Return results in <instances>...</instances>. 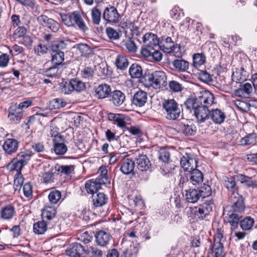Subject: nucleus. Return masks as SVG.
<instances>
[{
	"label": "nucleus",
	"instance_id": "7c9ffc66",
	"mask_svg": "<svg viewBox=\"0 0 257 257\" xmlns=\"http://www.w3.org/2000/svg\"><path fill=\"white\" fill-rule=\"evenodd\" d=\"M135 162L129 159L124 160L120 167V171L124 174H130L133 172L135 168Z\"/></svg>",
	"mask_w": 257,
	"mask_h": 257
},
{
	"label": "nucleus",
	"instance_id": "c756f323",
	"mask_svg": "<svg viewBox=\"0 0 257 257\" xmlns=\"http://www.w3.org/2000/svg\"><path fill=\"white\" fill-rule=\"evenodd\" d=\"M190 173V179L193 185H198L203 180V173L196 168H194L189 172Z\"/></svg>",
	"mask_w": 257,
	"mask_h": 257
},
{
	"label": "nucleus",
	"instance_id": "7ed1b4c3",
	"mask_svg": "<svg viewBox=\"0 0 257 257\" xmlns=\"http://www.w3.org/2000/svg\"><path fill=\"white\" fill-rule=\"evenodd\" d=\"M163 106L165 110L166 117L168 119L175 120L180 116L181 110L174 99L165 100L163 103Z\"/></svg>",
	"mask_w": 257,
	"mask_h": 257
},
{
	"label": "nucleus",
	"instance_id": "ddd939ff",
	"mask_svg": "<svg viewBox=\"0 0 257 257\" xmlns=\"http://www.w3.org/2000/svg\"><path fill=\"white\" fill-rule=\"evenodd\" d=\"M145 46L142 49H150L154 47H159V40L156 35L152 33H146L143 38Z\"/></svg>",
	"mask_w": 257,
	"mask_h": 257
},
{
	"label": "nucleus",
	"instance_id": "5701e85b",
	"mask_svg": "<svg viewBox=\"0 0 257 257\" xmlns=\"http://www.w3.org/2000/svg\"><path fill=\"white\" fill-rule=\"evenodd\" d=\"M209 118L215 124H220L224 121L225 115L220 109L216 108L210 111Z\"/></svg>",
	"mask_w": 257,
	"mask_h": 257
},
{
	"label": "nucleus",
	"instance_id": "c03bdc74",
	"mask_svg": "<svg viewBox=\"0 0 257 257\" xmlns=\"http://www.w3.org/2000/svg\"><path fill=\"white\" fill-rule=\"evenodd\" d=\"M61 198V192L56 190L51 191L48 195L49 200L52 204H57L60 201Z\"/></svg>",
	"mask_w": 257,
	"mask_h": 257
},
{
	"label": "nucleus",
	"instance_id": "338daca9",
	"mask_svg": "<svg viewBox=\"0 0 257 257\" xmlns=\"http://www.w3.org/2000/svg\"><path fill=\"white\" fill-rule=\"evenodd\" d=\"M125 46L127 50L130 52H135L137 47L135 42L131 39H128L125 42Z\"/></svg>",
	"mask_w": 257,
	"mask_h": 257
},
{
	"label": "nucleus",
	"instance_id": "72a5a7b5",
	"mask_svg": "<svg viewBox=\"0 0 257 257\" xmlns=\"http://www.w3.org/2000/svg\"><path fill=\"white\" fill-rule=\"evenodd\" d=\"M186 199L188 202L194 203L200 198L199 192L197 189H189L186 191Z\"/></svg>",
	"mask_w": 257,
	"mask_h": 257
},
{
	"label": "nucleus",
	"instance_id": "de8ad7c7",
	"mask_svg": "<svg viewBox=\"0 0 257 257\" xmlns=\"http://www.w3.org/2000/svg\"><path fill=\"white\" fill-rule=\"evenodd\" d=\"M193 64L195 67L200 66L206 62V57L203 53H196L193 55Z\"/></svg>",
	"mask_w": 257,
	"mask_h": 257
},
{
	"label": "nucleus",
	"instance_id": "f8f14e48",
	"mask_svg": "<svg viewBox=\"0 0 257 257\" xmlns=\"http://www.w3.org/2000/svg\"><path fill=\"white\" fill-rule=\"evenodd\" d=\"M213 202L211 200L206 201L195 210V215L200 219H204L212 211Z\"/></svg>",
	"mask_w": 257,
	"mask_h": 257
},
{
	"label": "nucleus",
	"instance_id": "412c9836",
	"mask_svg": "<svg viewBox=\"0 0 257 257\" xmlns=\"http://www.w3.org/2000/svg\"><path fill=\"white\" fill-rule=\"evenodd\" d=\"M110 87L106 84L99 85L95 90L96 96L99 99H103L108 97L110 94Z\"/></svg>",
	"mask_w": 257,
	"mask_h": 257
},
{
	"label": "nucleus",
	"instance_id": "2f4dec72",
	"mask_svg": "<svg viewBox=\"0 0 257 257\" xmlns=\"http://www.w3.org/2000/svg\"><path fill=\"white\" fill-rule=\"evenodd\" d=\"M237 181H239L241 183L251 187L256 186V181L252 177H250L242 174L236 175Z\"/></svg>",
	"mask_w": 257,
	"mask_h": 257
},
{
	"label": "nucleus",
	"instance_id": "dca6fc26",
	"mask_svg": "<svg viewBox=\"0 0 257 257\" xmlns=\"http://www.w3.org/2000/svg\"><path fill=\"white\" fill-rule=\"evenodd\" d=\"M223 215L225 219L230 223L232 229H234L237 227L240 219L238 214L234 212L229 213L226 208L224 210Z\"/></svg>",
	"mask_w": 257,
	"mask_h": 257
},
{
	"label": "nucleus",
	"instance_id": "a878e982",
	"mask_svg": "<svg viewBox=\"0 0 257 257\" xmlns=\"http://www.w3.org/2000/svg\"><path fill=\"white\" fill-rule=\"evenodd\" d=\"M102 251L96 246H85L84 257H102Z\"/></svg>",
	"mask_w": 257,
	"mask_h": 257
},
{
	"label": "nucleus",
	"instance_id": "4d7b16f0",
	"mask_svg": "<svg viewBox=\"0 0 257 257\" xmlns=\"http://www.w3.org/2000/svg\"><path fill=\"white\" fill-rule=\"evenodd\" d=\"M60 72L57 66L55 65L50 67L45 71V75L49 77H57L60 75Z\"/></svg>",
	"mask_w": 257,
	"mask_h": 257
},
{
	"label": "nucleus",
	"instance_id": "58836bf2",
	"mask_svg": "<svg viewBox=\"0 0 257 257\" xmlns=\"http://www.w3.org/2000/svg\"><path fill=\"white\" fill-rule=\"evenodd\" d=\"M47 229L46 223L44 221H38L33 225L34 232L37 234L44 233Z\"/></svg>",
	"mask_w": 257,
	"mask_h": 257
},
{
	"label": "nucleus",
	"instance_id": "680f3d73",
	"mask_svg": "<svg viewBox=\"0 0 257 257\" xmlns=\"http://www.w3.org/2000/svg\"><path fill=\"white\" fill-rule=\"evenodd\" d=\"M170 157V153L166 149H161L159 152V159L164 163L168 162Z\"/></svg>",
	"mask_w": 257,
	"mask_h": 257
},
{
	"label": "nucleus",
	"instance_id": "1a4fd4ad",
	"mask_svg": "<svg viewBox=\"0 0 257 257\" xmlns=\"http://www.w3.org/2000/svg\"><path fill=\"white\" fill-rule=\"evenodd\" d=\"M119 15L116 8L113 6L105 8L103 13V18L107 22L111 24L117 23Z\"/></svg>",
	"mask_w": 257,
	"mask_h": 257
},
{
	"label": "nucleus",
	"instance_id": "bf43d9fd",
	"mask_svg": "<svg viewBox=\"0 0 257 257\" xmlns=\"http://www.w3.org/2000/svg\"><path fill=\"white\" fill-rule=\"evenodd\" d=\"M198 78L199 80L205 83L212 81V76L206 71H200L198 72Z\"/></svg>",
	"mask_w": 257,
	"mask_h": 257
},
{
	"label": "nucleus",
	"instance_id": "f704fd0d",
	"mask_svg": "<svg viewBox=\"0 0 257 257\" xmlns=\"http://www.w3.org/2000/svg\"><path fill=\"white\" fill-rule=\"evenodd\" d=\"M172 65L178 71L184 72L189 68V63L183 59H176L173 61Z\"/></svg>",
	"mask_w": 257,
	"mask_h": 257
},
{
	"label": "nucleus",
	"instance_id": "423d86ee",
	"mask_svg": "<svg viewBox=\"0 0 257 257\" xmlns=\"http://www.w3.org/2000/svg\"><path fill=\"white\" fill-rule=\"evenodd\" d=\"M222 239L223 234L221 230L217 229L212 247L215 257H224L225 256V253L223 249V244L221 242Z\"/></svg>",
	"mask_w": 257,
	"mask_h": 257
},
{
	"label": "nucleus",
	"instance_id": "49530a36",
	"mask_svg": "<svg viewBox=\"0 0 257 257\" xmlns=\"http://www.w3.org/2000/svg\"><path fill=\"white\" fill-rule=\"evenodd\" d=\"M32 155V152L30 151L21 152L18 154L17 159V160L25 165L30 160Z\"/></svg>",
	"mask_w": 257,
	"mask_h": 257
},
{
	"label": "nucleus",
	"instance_id": "37998d69",
	"mask_svg": "<svg viewBox=\"0 0 257 257\" xmlns=\"http://www.w3.org/2000/svg\"><path fill=\"white\" fill-rule=\"evenodd\" d=\"M180 131L186 136L193 135L196 132V127L192 124H181Z\"/></svg>",
	"mask_w": 257,
	"mask_h": 257
},
{
	"label": "nucleus",
	"instance_id": "4468645a",
	"mask_svg": "<svg viewBox=\"0 0 257 257\" xmlns=\"http://www.w3.org/2000/svg\"><path fill=\"white\" fill-rule=\"evenodd\" d=\"M73 48L76 49L78 51L81 56L83 57H91L94 54L93 49L85 43L75 44Z\"/></svg>",
	"mask_w": 257,
	"mask_h": 257
},
{
	"label": "nucleus",
	"instance_id": "bb28decb",
	"mask_svg": "<svg viewBox=\"0 0 257 257\" xmlns=\"http://www.w3.org/2000/svg\"><path fill=\"white\" fill-rule=\"evenodd\" d=\"M108 118L110 121H113L114 123L121 128L125 127L124 116L121 114L109 113L108 114Z\"/></svg>",
	"mask_w": 257,
	"mask_h": 257
},
{
	"label": "nucleus",
	"instance_id": "13d9d810",
	"mask_svg": "<svg viewBox=\"0 0 257 257\" xmlns=\"http://www.w3.org/2000/svg\"><path fill=\"white\" fill-rule=\"evenodd\" d=\"M66 103L60 98L54 99L50 102V106L51 109H59L64 107Z\"/></svg>",
	"mask_w": 257,
	"mask_h": 257
},
{
	"label": "nucleus",
	"instance_id": "2eb2a0df",
	"mask_svg": "<svg viewBox=\"0 0 257 257\" xmlns=\"http://www.w3.org/2000/svg\"><path fill=\"white\" fill-rule=\"evenodd\" d=\"M19 142L15 139H7L3 145V149L8 155H12L17 152L18 149Z\"/></svg>",
	"mask_w": 257,
	"mask_h": 257
},
{
	"label": "nucleus",
	"instance_id": "ea45409f",
	"mask_svg": "<svg viewBox=\"0 0 257 257\" xmlns=\"http://www.w3.org/2000/svg\"><path fill=\"white\" fill-rule=\"evenodd\" d=\"M105 33L111 41H116L119 39L121 36L120 31H117L115 29L111 27H107L106 28Z\"/></svg>",
	"mask_w": 257,
	"mask_h": 257
},
{
	"label": "nucleus",
	"instance_id": "0eeeda50",
	"mask_svg": "<svg viewBox=\"0 0 257 257\" xmlns=\"http://www.w3.org/2000/svg\"><path fill=\"white\" fill-rule=\"evenodd\" d=\"M236 180H237L236 176L230 177L227 176L223 177V185L229 191L231 192L230 198L232 199L234 195L238 197V188L236 184Z\"/></svg>",
	"mask_w": 257,
	"mask_h": 257
},
{
	"label": "nucleus",
	"instance_id": "20e7f679",
	"mask_svg": "<svg viewBox=\"0 0 257 257\" xmlns=\"http://www.w3.org/2000/svg\"><path fill=\"white\" fill-rule=\"evenodd\" d=\"M147 77L149 84L154 88L159 89L166 85L167 78L163 71H155L148 75Z\"/></svg>",
	"mask_w": 257,
	"mask_h": 257
},
{
	"label": "nucleus",
	"instance_id": "473e14b6",
	"mask_svg": "<svg viewBox=\"0 0 257 257\" xmlns=\"http://www.w3.org/2000/svg\"><path fill=\"white\" fill-rule=\"evenodd\" d=\"M129 74L133 78H140L143 75L141 66L136 63L132 64L129 69Z\"/></svg>",
	"mask_w": 257,
	"mask_h": 257
},
{
	"label": "nucleus",
	"instance_id": "f257e3e1",
	"mask_svg": "<svg viewBox=\"0 0 257 257\" xmlns=\"http://www.w3.org/2000/svg\"><path fill=\"white\" fill-rule=\"evenodd\" d=\"M214 95L208 90H202L194 97L187 99L184 105L187 109L199 106L210 107L214 103Z\"/></svg>",
	"mask_w": 257,
	"mask_h": 257
},
{
	"label": "nucleus",
	"instance_id": "a211bd4d",
	"mask_svg": "<svg viewBox=\"0 0 257 257\" xmlns=\"http://www.w3.org/2000/svg\"><path fill=\"white\" fill-rule=\"evenodd\" d=\"M138 169L141 171H146L151 166L150 161L145 155H139L136 160Z\"/></svg>",
	"mask_w": 257,
	"mask_h": 257
},
{
	"label": "nucleus",
	"instance_id": "6e6d98bb",
	"mask_svg": "<svg viewBox=\"0 0 257 257\" xmlns=\"http://www.w3.org/2000/svg\"><path fill=\"white\" fill-rule=\"evenodd\" d=\"M24 181V178L21 173H18L15 176L14 181V188L15 191H19L22 187Z\"/></svg>",
	"mask_w": 257,
	"mask_h": 257
},
{
	"label": "nucleus",
	"instance_id": "c9c22d12",
	"mask_svg": "<svg viewBox=\"0 0 257 257\" xmlns=\"http://www.w3.org/2000/svg\"><path fill=\"white\" fill-rule=\"evenodd\" d=\"M56 208L53 206H46L43 209L42 216L43 219L51 220L55 216Z\"/></svg>",
	"mask_w": 257,
	"mask_h": 257
},
{
	"label": "nucleus",
	"instance_id": "9b49d317",
	"mask_svg": "<svg viewBox=\"0 0 257 257\" xmlns=\"http://www.w3.org/2000/svg\"><path fill=\"white\" fill-rule=\"evenodd\" d=\"M85 246L74 242L71 244L66 250L67 255L71 257H84Z\"/></svg>",
	"mask_w": 257,
	"mask_h": 257
},
{
	"label": "nucleus",
	"instance_id": "f03ea898",
	"mask_svg": "<svg viewBox=\"0 0 257 257\" xmlns=\"http://www.w3.org/2000/svg\"><path fill=\"white\" fill-rule=\"evenodd\" d=\"M60 15L63 23L66 26L77 27L83 32L88 30L79 12L74 11L68 14H60Z\"/></svg>",
	"mask_w": 257,
	"mask_h": 257
},
{
	"label": "nucleus",
	"instance_id": "69168bd1",
	"mask_svg": "<svg viewBox=\"0 0 257 257\" xmlns=\"http://www.w3.org/2000/svg\"><path fill=\"white\" fill-rule=\"evenodd\" d=\"M47 135L48 137L54 138L53 140H55L57 138H62V137L59 135L58 128L53 125L50 126Z\"/></svg>",
	"mask_w": 257,
	"mask_h": 257
},
{
	"label": "nucleus",
	"instance_id": "864d4df0",
	"mask_svg": "<svg viewBox=\"0 0 257 257\" xmlns=\"http://www.w3.org/2000/svg\"><path fill=\"white\" fill-rule=\"evenodd\" d=\"M199 195L202 198L209 196L212 193V190L210 186L203 184L198 190Z\"/></svg>",
	"mask_w": 257,
	"mask_h": 257
},
{
	"label": "nucleus",
	"instance_id": "603ef678",
	"mask_svg": "<svg viewBox=\"0 0 257 257\" xmlns=\"http://www.w3.org/2000/svg\"><path fill=\"white\" fill-rule=\"evenodd\" d=\"M252 91V86L249 83H245L241 86V87L238 89L235 90V94L236 95H240V93L242 94L245 93L247 94H250Z\"/></svg>",
	"mask_w": 257,
	"mask_h": 257
},
{
	"label": "nucleus",
	"instance_id": "f3484780",
	"mask_svg": "<svg viewBox=\"0 0 257 257\" xmlns=\"http://www.w3.org/2000/svg\"><path fill=\"white\" fill-rule=\"evenodd\" d=\"M147 98V93L144 91L140 90L134 94L132 103L137 107H142L146 103Z\"/></svg>",
	"mask_w": 257,
	"mask_h": 257
},
{
	"label": "nucleus",
	"instance_id": "4be33fe9",
	"mask_svg": "<svg viewBox=\"0 0 257 257\" xmlns=\"http://www.w3.org/2000/svg\"><path fill=\"white\" fill-rule=\"evenodd\" d=\"M156 48L157 47H154L150 49H142L141 54L146 57L152 56L156 61H160L162 59V54Z\"/></svg>",
	"mask_w": 257,
	"mask_h": 257
},
{
	"label": "nucleus",
	"instance_id": "c85d7f7f",
	"mask_svg": "<svg viewBox=\"0 0 257 257\" xmlns=\"http://www.w3.org/2000/svg\"><path fill=\"white\" fill-rule=\"evenodd\" d=\"M231 200L233 202L232 205V209L233 212H242L244 210L245 206L242 197L238 194V197L235 195L233 196Z\"/></svg>",
	"mask_w": 257,
	"mask_h": 257
},
{
	"label": "nucleus",
	"instance_id": "b1692460",
	"mask_svg": "<svg viewBox=\"0 0 257 257\" xmlns=\"http://www.w3.org/2000/svg\"><path fill=\"white\" fill-rule=\"evenodd\" d=\"M54 144V151L57 155H64L67 151V146L63 143V138H57L53 140Z\"/></svg>",
	"mask_w": 257,
	"mask_h": 257
},
{
	"label": "nucleus",
	"instance_id": "6ab92c4d",
	"mask_svg": "<svg viewBox=\"0 0 257 257\" xmlns=\"http://www.w3.org/2000/svg\"><path fill=\"white\" fill-rule=\"evenodd\" d=\"M97 243L102 246H105L111 239L110 234L105 231L100 230L95 235Z\"/></svg>",
	"mask_w": 257,
	"mask_h": 257
},
{
	"label": "nucleus",
	"instance_id": "cd10ccee",
	"mask_svg": "<svg viewBox=\"0 0 257 257\" xmlns=\"http://www.w3.org/2000/svg\"><path fill=\"white\" fill-rule=\"evenodd\" d=\"M15 209L11 205H8L3 207L1 211V217L5 220H10L15 215Z\"/></svg>",
	"mask_w": 257,
	"mask_h": 257
},
{
	"label": "nucleus",
	"instance_id": "0e129e2a",
	"mask_svg": "<svg viewBox=\"0 0 257 257\" xmlns=\"http://www.w3.org/2000/svg\"><path fill=\"white\" fill-rule=\"evenodd\" d=\"M94 71L91 67H85L81 71V76L83 78L89 79H91L93 75Z\"/></svg>",
	"mask_w": 257,
	"mask_h": 257
},
{
	"label": "nucleus",
	"instance_id": "09e8293b",
	"mask_svg": "<svg viewBox=\"0 0 257 257\" xmlns=\"http://www.w3.org/2000/svg\"><path fill=\"white\" fill-rule=\"evenodd\" d=\"M254 223V220L250 217H246L240 221V226L243 230L251 229Z\"/></svg>",
	"mask_w": 257,
	"mask_h": 257
},
{
	"label": "nucleus",
	"instance_id": "aec40b11",
	"mask_svg": "<svg viewBox=\"0 0 257 257\" xmlns=\"http://www.w3.org/2000/svg\"><path fill=\"white\" fill-rule=\"evenodd\" d=\"M110 101L116 106L121 105L125 100V95L120 90H114L110 94Z\"/></svg>",
	"mask_w": 257,
	"mask_h": 257
},
{
	"label": "nucleus",
	"instance_id": "3c124183",
	"mask_svg": "<svg viewBox=\"0 0 257 257\" xmlns=\"http://www.w3.org/2000/svg\"><path fill=\"white\" fill-rule=\"evenodd\" d=\"M64 60V54L63 52H59L52 54V62L55 66L60 65Z\"/></svg>",
	"mask_w": 257,
	"mask_h": 257
},
{
	"label": "nucleus",
	"instance_id": "e2e57ef3",
	"mask_svg": "<svg viewBox=\"0 0 257 257\" xmlns=\"http://www.w3.org/2000/svg\"><path fill=\"white\" fill-rule=\"evenodd\" d=\"M71 84L73 86L74 90L76 91H81L85 88V83L76 79H72Z\"/></svg>",
	"mask_w": 257,
	"mask_h": 257
},
{
	"label": "nucleus",
	"instance_id": "4c0bfd02",
	"mask_svg": "<svg viewBox=\"0 0 257 257\" xmlns=\"http://www.w3.org/2000/svg\"><path fill=\"white\" fill-rule=\"evenodd\" d=\"M66 47V43L62 40L54 41L49 46L50 50L54 53L62 52Z\"/></svg>",
	"mask_w": 257,
	"mask_h": 257
},
{
	"label": "nucleus",
	"instance_id": "39448f33",
	"mask_svg": "<svg viewBox=\"0 0 257 257\" xmlns=\"http://www.w3.org/2000/svg\"><path fill=\"white\" fill-rule=\"evenodd\" d=\"M159 47L166 53H173L176 54L180 50V46L177 45L175 46L171 37L166 36L162 38Z\"/></svg>",
	"mask_w": 257,
	"mask_h": 257
},
{
	"label": "nucleus",
	"instance_id": "e433bc0d",
	"mask_svg": "<svg viewBox=\"0 0 257 257\" xmlns=\"http://www.w3.org/2000/svg\"><path fill=\"white\" fill-rule=\"evenodd\" d=\"M85 188L88 193L91 194L92 195L97 193V191L101 188L94 180L87 181L85 183Z\"/></svg>",
	"mask_w": 257,
	"mask_h": 257
},
{
	"label": "nucleus",
	"instance_id": "9d476101",
	"mask_svg": "<svg viewBox=\"0 0 257 257\" xmlns=\"http://www.w3.org/2000/svg\"><path fill=\"white\" fill-rule=\"evenodd\" d=\"M197 161L195 158L191 157V155L186 153L183 156L180 160V165L184 170L190 172L197 167Z\"/></svg>",
	"mask_w": 257,
	"mask_h": 257
},
{
	"label": "nucleus",
	"instance_id": "052dcab7",
	"mask_svg": "<svg viewBox=\"0 0 257 257\" xmlns=\"http://www.w3.org/2000/svg\"><path fill=\"white\" fill-rule=\"evenodd\" d=\"M77 237L78 240L86 244L91 241L92 235L91 234H90L88 231H85L78 234Z\"/></svg>",
	"mask_w": 257,
	"mask_h": 257
},
{
	"label": "nucleus",
	"instance_id": "8fccbe9b",
	"mask_svg": "<svg viewBox=\"0 0 257 257\" xmlns=\"http://www.w3.org/2000/svg\"><path fill=\"white\" fill-rule=\"evenodd\" d=\"M115 64L118 68L123 70L128 66V62L125 56L119 55L116 59Z\"/></svg>",
	"mask_w": 257,
	"mask_h": 257
},
{
	"label": "nucleus",
	"instance_id": "a18cd8bd",
	"mask_svg": "<svg viewBox=\"0 0 257 257\" xmlns=\"http://www.w3.org/2000/svg\"><path fill=\"white\" fill-rule=\"evenodd\" d=\"M24 166L16 158L8 164V168L11 171H16L17 172L16 174H18V173H21V171Z\"/></svg>",
	"mask_w": 257,
	"mask_h": 257
},
{
	"label": "nucleus",
	"instance_id": "774afa93",
	"mask_svg": "<svg viewBox=\"0 0 257 257\" xmlns=\"http://www.w3.org/2000/svg\"><path fill=\"white\" fill-rule=\"evenodd\" d=\"M24 195L27 198H31L32 196V186L30 183L24 184L23 188Z\"/></svg>",
	"mask_w": 257,
	"mask_h": 257
},
{
	"label": "nucleus",
	"instance_id": "393cba45",
	"mask_svg": "<svg viewBox=\"0 0 257 257\" xmlns=\"http://www.w3.org/2000/svg\"><path fill=\"white\" fill-rule=\"evenodd\" d=\"M93 205L94 207H102L106 204L108 198L103 193H97L92 196Z\"/></svg>",
	"mask_w": 257,
	"mask_h": 257
},
{
	"label": "nucleus",
	"instance_id": "6e6552de",
	"mask_svg": "<svg viewBox=\"0 0 257 257\" xmlns=\"http://www.w3.org/2000/svg\"><path fill=\"white\" fill-rule=\"evenodd\" d=\"M208 107L202 105L191 108L198 122L202 123L209 118L210 110Z\"/></svg>",
	"mask_w": 257,
	"mask_h": 257
},
{
	"label": "nucleus",
	"instance_id": "a19ab883",
	"mask_svg": "<svg viewBox=\"0 0 257 257\" xmlns=\"http://www.w3.org/2000/svg\"><path fill=\"white\" fill-rule=\"evenodd\" d=\"M56 170L61 175H70L74 171L73 165H57L55 167Z\"/></svg>",
	"mask_w": 257,
	"mask_h": 257
},
{
	"label": "nucleus",
	"instance_id": "5fc2aeb1",
	"mask_svg": "<svg viewBox=\"0 0 257 257\" xmlns=\"http://www.w3.org/2000/svg\"><path fill=\"white\" fill-rule=\"evenodd\" d=\"M93 23L95 25H99L101 20V12L96 7L93 8L91 11Z\"/></svg>",
	"mask_w": 257,
	"mask_h": 257
},
{
	"label": "nucleus",
	"instance_id": "79ce46f5",
	"mask_svg": "<svg viewBox=\"0 0 257 257\" xmlns=\"http://www.w3.org/2000/svg\"><path fill=\"white\" fill-rule=\"evenodd\" d=\"M256 139L257 135L255 134H249L241 139L240 143L243 146L254 144L256 142Z\"/></svg>",
	"mask_w": 257,
	"mask_h": 257
}]
</instances>
